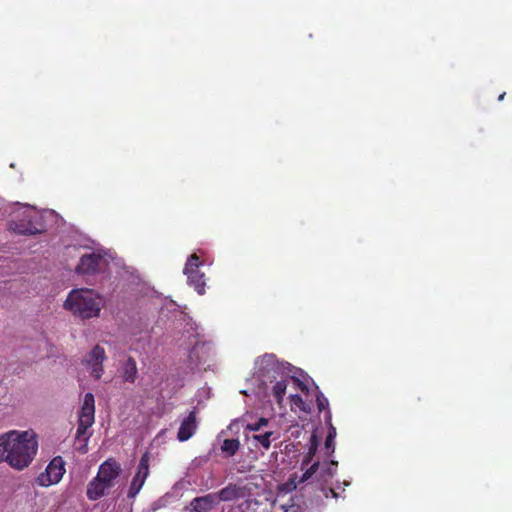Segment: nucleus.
<instances>
[{
  "mask_svg": "<svg viewBox=\"0 0 512 512\" xmlns=\"http://www.w3.org/2000/svg\"><path fill=\"white\" fill-rule=\"evenodd\" d=\"M256 372L253 382L257 386L254 393L262 399L274 398L278 405H282L289 383L302 391H307V385L301 381L297 374L302 373L288 362H280L274 354H265L255 362Z\"/></svg>",
  "mask_w": 512,
  "mask_h": 512,
  "instance_id": "f257e3e1",
  "label": "nucleus"
},
{
  "mask_svg": "<svg viewBox=\"0 0 512 512\" xmlns=\"http://www.w3.org/2000/svg\"><path fill=\"white\" fill-rule=\"evenodd\" d=\"M37 450V437L31 430H11L0 435V462H6L16 470L28 467Z\"/></svg>",
  "mask_w": 512,
  "mask_h": 512,
  "instance_id": "f03ea898",
  "label": "nucleus"
},
{
  "mask_svg": "<svg viewBox=\"0 0 512 512\" xmlns=\"http://www.w3.org/2000/svg\"><path fill=\"white\" fill-rule=\"evenodd\" d=\"M103 306V297L90 288L72 289L63 303V308L80 320L99 317Z\"/></svg>",
  "mask_w": 512,
  "mask_h": 512,
  "instance_id": "7ed1b4c3",
  "label": "nucleus"
},
{
  "mask_svg": "<svg viewBox=\"0 0 512 512\" xmlns=\"http://www.w3.org/2000/svg\"><path fill=\"white\" fill-rule=\"evenodd\" d=\"M122 468L119 462L114 459L104 461L87 487V497L89 500L96 501L103 497L111 489L117 478L120 476Z\"/></svg>",
  "mask_w": 512,
  "mask_h": 512,
  "instance_id": "20e7f679",
  "label": "nucleus"
},
{
  "mask_svg": "<svg viewBox=\"0 0 512 512\" xmlns=\"http://www.w3.org/2000/svg\"><path fill=\"white\" fill-rule=\"evenodd\" d=\"M24 218L19 221H11L10 229L21 235H35L46 230L47 220L56 217L53 210L43 212L32 211L28 205H23Z\"/></svg>",
  "mask_w": 512,
  "mask_h": 512,
  "instance_id": "39448f33",
  "label": "nucleus"
},
{
  "mask_svg": "<svg viewBox=\"0 0 512 512\" xmlns=\"http://www.w3.org/2000/svg\"><path fill=\"white\" fill-rule=\"evenodd\" d=\"M95 421V399L90 392L84 395L83 403L78 417V427L76 430V440L83 442L82 452L87 451V442L91 436L89 428Z\"/></svg>",
  "mask_w": 512,
  "mask_h": 512,
  "instance_id": "423d86ee",
  "label": "nucleus"
},
{
  "mask_svg": "<svg viewBox=\"0 0 512 512\" xmlns=\"http://www.w3.org/2000/svg\"><path fill=\"white\" fill-rule=\"evenodd\" d=\"M338 462L330 460L320 464L319 462L313 463L302 474L297 484L307 481L315 483L319 488L327 484L336 474Z\"/></svg>",
  "mask_w": 512,
  "mask_h": 512,
  "instance_id": "0eeeda50",
  "label": "nucleus"
},
{
  "mask_svg": "<svg viewBox=\"0 0 512 512\" xmlns=\"http://www.w3.org/2000/svg\"><path fill=\"white\" fill-rule=\"evenodd\" d=\"M112 260L113 256L110 252L97 250L81 256L75 270L78 274L92 275L103 271Z\"/></svg>",
  "mask_w": 512,
  "mask_h": 512,
  "instance_id": "6e6552de",
  "label": "nucleus"
},
{
  "mask_svg": "<svg viewBox=\"0 0 512 512\" xmlns=\"http://www.w3.org/2000/svg\"><path fill=\"white\" fill-rule=\"evenodd\" d=\"M203 262L199 256L192 254L188 257L186 264L183 269V274L187 277V284L193 287L194 290L199 294L205 293V274L200 271V267Z\"/></svg>",
  "mask_w": 512,
  "mask_h": 512,
  "instance_id": "1a4fd4ad",
  "label": "nucleus"
},
{
  "mask_svg": "<svg viewBox=\"0 0 512 512\" xmlns=\"http://www.w3.org/2000/svg\"><path fill=\"white\" fill-rule=\"evenodd\" d=\"M247 429L256 432V434L252 436L253 441H255V446L259 445L265 450L270 448L273 440L279 438V434L271 429L270 421L263 417L259 418L254 423H249Z\"/></svg>",
  "mask_w": 512,
  "mask_h": 512,
  "instance_id": "9d476101",
  "label": "nucleus"
},
{
  "mask_svg": "<svg viewBox=\"0 0 512 512\" xmlns=\"http://www.w3.org/2000/svg\"><path fill=\"white\" fill-rule=\"evenodd\" d=\"M65 473V463L62 457H54L45 471L42 472L36 479L39 486L48 487L57 484L62 479Z\"/></svg>",
  "mask_w": 512,
  "mask_h": 512,
  "instance_id": "9b49d317",
  "label": "nucleus"
},
{
  "mask_svg": "<svg viewBox=\"0 0 512 512\" xmlns=\"http://www.w3.org/2000/svg\"><path fill=\"white\" fill-rule=\"evenodd\" d=\"M149 460L150 456L149 453L146 452L142 455L136 474L134 475L129 490H128V497L129 498H135L136 495L140 492L142 489L148 475H149Z\"/></svg>",
  "mask_w": 512,
  "mask_h": 512,
  "instance_id": "f8f14e48",
  "label": "nucleus"
},
{
  "mask_svg": "<svg viewBox=\"0 0 512 512\" xmlns=\"http://www.w3.org/2000/svg\"><path fill=\"white\" fill-rule=\"evenodd\" d=\"M105 359V350L100 345L94 346L85 358V364L90 370L91 376L97 380L100 379L103 374V362Z\"/></svg>",
  "mask_w": 512,
  "mask_h": 512,
  "instance_id": "ddd939ff",
  "label": "nucleus"
},
{
  "mask_svg": "<svg viewBox=\"0 0 512 512\" xmlns=\"http://www.w3.org/2000/svg\"><path fill=\"white\" fill-rule=\"evenodd\" d=\"M193 344L192 349L188 354V369L190 371L195 370L201 363L207 359V346L206 344L200 343L198 340L191 342Z\"/></svg>",
  "mask_w": 512,
  "mask_h": 512,
  "instance_id": "4468645a",
  "label": "nucleus"
},
{
  "mask_svg": "<svg viewBox=\"0 0 512 512\" xmlns=\"http://www.w3.org/2000/svg\"><path fill=\"white\" fill-rule=\"evenodd\" d=\"M197 426L196 411L193 410L182 420L178 430L177 439L181 442L187 441L195 434Z\"/></svg>",
  "mask_w": 512,
  "mask_h": 512,
  "instance_id": "2eb2a0df",
  "label": "nucleus"
},
{
  "mask_svg": "<svg viewBox=\"0 0 512 512\" xmlns=\"http://www.w3.org/2000/svg\"><path fill=\"white\" fill-rule=\"evenodd\" d=\"M217 504L220 502H229L238 500L245 496V488L235 484H229L220 491L215 492Z\"/></svg>",
  "mask_w": 512,
  "mask_h": 512,
  "instance_id": "dca6fc26",
  "label": "nucleus"
},
{
  "mask_svg": "<svg viewBox=\"0 0 512 512\" xmlns=\"http://www.w3.org/2000/svg\"><path fill=\"white\" fill-rule=\"evenodd\" d=\"M216 496L209 493L201 497H196L190 502V512H209L217 506Z\"/></svg>",
  "mask_w": 512,
  "mask_h": 512,
  "instance_id": "f3484780",
  "label": "nucleus"
},
{
  "mask_svg": "<svg viewBox=\"0 0 512 512\" xmlns=\"http://www.w3.org/2000/svg\"><path fill=\"white\" fill-rule=\"evenodd\" d=\"M121 378L124 382L134 383L138 376V368L133 357H128L121 365Z\"/></svg>",
  "mask_w": 512,
  "mask_h": 512,
  "instance_id": "a211bd4d",
  "label": "nucleus"
},
{
  "mask_svg": "<svg viewBox=\"0 0 512 512\" xmlns=\"http://www.w3.org/2000/svg\"><path fill=\"white\" fill-rule=\"evenodd\" d=\"M331 412L328 411L327 415H325V422L329 425L328 434L325 440L324 449L326 451V457H330L335 451V438H336V428L331 423Z\"/></svg>",
  "mask_w": 512,
  "mask_h": 512,
  "instance_id": "6ab92c4d",
  "label": "nucleus"
},
{
  "mask_svg": "<svg viewBox=\"0 0 512 512\" xmlns=\"http://www.w3.org/2000/svg\"><path fill=\"white\" fill-rule=\"evenodd\" d=\"M318 445H319V438L317 436V433L313 432L309 439V442H308L307 454L305 455V457L302 461V464H301L302 469L304 468V466H307L311 463L313 457L315 456V454L317 452Z\"/></svg>",
  "mask_w": 512,
  "mask_h": 512,
  "instance_id": "aec40b11",
  "label": "nucleus"
},
{
  "mask_svg": "<svg viewBox=\"0 0 512 512\" xmlns=\"http://www.w3.org/2000/svg\"><path fill=\"white\" fill-rule=\"evenodd\" d=\"M240 448V442L238 439H225L221 445V452L225 457L234 456Z\"/></svg>",
  "mask_w": 512,
  "mask_h": 512,
  "instance_id": "412c9836",
  "label": "nucleus"
},
{
  "mask_svg": "<svg viewBox=\"0 0 512 512\" xmlns=\"http://www.w3.org/2000/svg\"><path fill=\"white\" fill-rule=\"evenodd\" d=\"M316 403L319 411L326 410V413L330 411L328 399L320 391L317 392Z\"/></svg>",
  "mask_w": 512,
  "mask_h": 512,
  "instance_id": "4be33fe9",
  "label": "nucleus"
},
{
  "mask_svg": "<svg viewBox=\"0 0 512 512\" xmlns=\"http://www.w3.org/2000/svg\"><path fill=\"white\" fill-rule=\"evenodd\" d=\"M289 399L291 401L292 404L298 406V407H301V405L303 404V400L302 398L296 394V393H290L289 394Z\"/></svg>",
  "mask_w": 512,
  "mask_h": 512,
  "instance_id": "5701e85b",
  "label": "nucleus"
},
{
  "mask_svg": "<svg viewBox=\"0 0 512 512\" xmlns=\"http://www.w3.org/2000/svg\"><path fill=\"white\" fill-rule=\"evenodd\" d=\"M320 490L324 492L326 498H328L330 495L334 498L338 497V493H336L332 488L326 489L324 486H322L320 487Z\"/></svg>",
  "mask_w": 512,
  "mask_h": 512,
  "instance_id": "b1692460",
  "label": "nucleus"
},
{
  "mask_svg": "<svg viewBox=\"0 0 512 512\" xmlns=\"http://www.w3.org/2000/svg\"><path fill=\"white\" fill-rule=\"evenodd\" d=\"M160 502H161V500H159V501H157V502H155V503L153 504V510H154V511H155V510H157L158 508H160V507L162 506V504H161Z\"/></svg>",
  "mask_w": 512,
  "mask_h": 512,
  "instance_id": "393cba45",
  "label": "nucleus"
},
{
  "mask_svg": "<svg viewBox=\"0 0 512 512\" xmlns=\"http://www.w3.org/2000/svg\"><path fill=\"white\" fill-rule=\"evenodd\" d=\"M504 96H505V93H502L501 95H499L498 100L502 101L504 99Z\"/></svg>",
  "mask_w": 512,
  "mask_h": 512,
  "instance_id": "a878e982",
  "label": "nucleus"
},
{
  "mask_svg": "<svg viewBox=\"0 0 512 512\" xmlns=\"http://www.w3.org/2000/svg\"><path fill=\"white\" fill-rule=\"evenodd\" d=\"M190 336H192V337H194V338H195L196 336H198V332H197V331H195L194 333L190 334Z\"/></svg>",
  "mask_w": 512,
  "mask_h": 512,
  "instance_id": "bb28decb",
  "label": "nucleus"
}]
</instances>
